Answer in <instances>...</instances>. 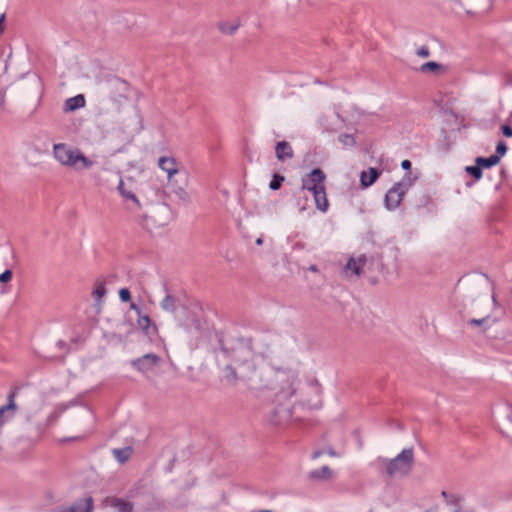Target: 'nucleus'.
<instances>
[{"mask_svg":"<svg viewBox=\"0 0 512 512\" xmlns=\"http://www.w3.org/2000/svg\"><path fill=\"white\" fill-rule=\"evenodd\" d=\"M280 347V337L274 333H259L253 338H238L230 347L221 345V356L229 360L223 367L224 379L231 385L253 380L256 374L255 355L271 358Z\"/></svg>","mask_w":512,"mask_h":512,"instance_id":"nucleus-1","label":"nucleus"},{"mask_svg":"<svg viewBox=\"0 0 512 512\" xmlns=\"http://www.w3.org/2000/svg\"><path fill=\"white\" fill-rule=\"evenodd\" d=\"M300 380L294 372H290L287 383L276 393L274 403L266 412L267 420L274 426H281L291 419L293 403L290 400L297 392Z\"/></svg>","mask_w":512,"mask_h":512,"instance_id":"nucleus-2","label":"nucleus"},{"mask_svg":"<svg viewBox=\"0 0 512 512\" xmlns=\"http://www.w3.org/2000/svg\"><path fill=\"white\" fill-rule=\"evenodd\" d=\"M414 460L413 447L403 449L392 459L379 458L385 466L386 475L390 478L396 475L407 476L413 469Z\"/></svg>","mask_w":512,"mask_h":512,"instance_id":"nucleus-3","label":"nucleus"},{"mask_svg":"<svg viewBox=\"0 0 512 512\" xmlns=\"http://www.w3.org/2000/svg\"><path fill=\"white\" fill-rule=\"evenodd\" d=\"M382 256L378 253L367 256L360 255L357 259L351 257L346 263L345 269L351 270L356 276H360L365 270L382 273L384 271Z\"/></svg>","mask_w":512,"mask_h":512,"instance_id":"nucleus-4","label":"nucleus"},{"mask_svg":"<svg viewBox=\"0 0 512 512\" xmlns=\"http://www.w3.org/2000/svg\"><path fill=\"white\" fill-rule=\"evenodd\" d=\"M413 179L406 173L401 181L395 183L386 193L384 202L388 210H395L403 200L408 189L412 186Z\"/></svg>","mask_w":512,"mask_h":512,"instance_id":"nucleus-5","label":"nucleus"},{"mask_svg":"<svg viewBox=\"0 0 512 512\" xmlns=\"http://www.w3.org/2000/svg\"><path fill=\"white\" fill-rule=\"evenodd\" d=\"M161 363V357L155 353H147L130 361L131 367L141 374L154 372L156 368L160 367Z\"/></svg>","mask_w":512,"mask_h":512,"instance_id":"nucleus-6","label":"nucleus"},{"mask_svg":"<svg viewBox=\"0 0 512 512\" xmlns=\"http://www.w3.org/2000/svg\"><path fill=\"white\" fill-rule=\"evenodd\" d=\"M158 166L160 169L167 173L168 186H173V178L175 175L182 177V182L187 183L188 173L183 169H179V163L174 157H160L158 160Z\"/></svg>","mask_w":512,"mask_h":512,"instance_id":"nucleus-7","label":"nucleus"},{"mask_svg":"<svg viewBox=\"0 0 512 512\" xmlns=\"http://www.w3.org/2000/svg\"><path fill=\"white\" fill-rule=\"evenodd\" d=\"M325 180L326 174L324 171L320 168H314L306 178H302V185L300 189L307 190L313 194L315 191L319 190V187L324 186Z\"/></svg>","mask_w":512,"mask_h":512,"instance_id":"nucleus-8","label":"nucleus"},{"mask_svg":"<svg viewBox=\"0 0 512 512\" xmlns=\"http://www.w3.org/2000/svg\"><path fill=\"white\" fill-rule=\"evenodd\" d=\"M76 149H71L65 143L54 144L53 155L55 159L64 166L72 167L74 165V157Z\"/></svg>","mask_w":512,"mask_h":512,"instance_id":"nucleus-9","label":"nucleus"},{"mask_svg":"<svg viewBox=\"0 0 512 512\" xmlns=\"http://www.w3.org/2000/svg\"><path fill=\"white\" fill-rule=\"evenodd\" d=\"M164 290L166 295L160 302V306L164 311L175 314L179 308L184 307V304L181 302L179 297L171 294L166 286H164Z\"/></svg>","mask_w":512,"mask_h":512,"instance_id":"nucleus-10","label":"nucleus"},{"mask_svg":"<svg viewBox=\"0 0 512 512\" xmlns=\"http://www.w3.org/2000/svg\"><path fill=\"white\" fill-rule=\"evenodd\" d=\"M136 322L138 327L146 336L153 337L158 334V327L154 322H152L149 315L143 313L140 314L137 316Z\"/></svg>","mask_w":512,"mask_h":512,"instance_id":"nucleus-11","label":"nucleus"},{"mask_svg":"<svg viewBox=\"0 0 512 512\" xmlns=\"http://www.w3.org/2000/svg\"><path fill=\"white\" fill-rule=\"evenodd\" d=\"M131 185V179H129V183L125 182L123 179H120L117 190L124 199L131 200L138 209H141V204L136 197Z\"/></svg>","mask_w":512,"mask_h":512,"instance_id":"nucleus-12","label":"nucleus"},{"mask_svg":"<svg viewBox=\"0 0 512 512\" xmlns=\"http://www.w3.org/2000/svg\"><path fill=\"white\" fill-rule=\"evenodd\" d=\"M275 155L278 161L284 162L294 157V151L291 144L285 140L279 141L275 146Z\"/></svg>","mask_w":512,"mask_h":512,"instance_id":"nucleus-13","label":"nucleus"},{"mask_svg":"<svg viewBox=\"0 0 512 512\" xmlns=\"http://www.w3.org/2000/svg\"><path fill=\"white\" fill-rule=\"evenodd\" d=\"M312 195L316 208L321 212H326L329 208V202L327 199L325 185L323 187H319V190L315 191Z\"/></svg>","mask_w":512,"mask_h":512,"instance_id":"nucleus-14","label":"nucleus"},{"mask_svg":"<svg viewBox=\"0 0 512 512\" xmlns=\"http://www.w3.org/2000/svg\"><path fill=\"white\" fill-rule=\"evenodd\" d=\"M93 164L94 161L86 157L80 149H76L74 165L72 166L75 170L80 171L84 169H89L93 166Z\"/></svg>","mask_w":512,"mask_h":512,"instance_id":"nucleus-15","label":"nucleus"},{"mask_svg":"<svg viewBox=\"0 0 512 512\" xmlns=\"http://www.w3.org/2000/svg\"><path fill=\"white\" fill-rule=\"evenodd\" d=\"M380 176L377 168L370 167L368 171H363L360 175V183L363 187H369L376 182Z\"/></svg>","mask_w":512,"mask_h":512,"instance_id":"nucleus-16","label":"nucleus"},{"mask_svg":"<svg viewBox=\"0 0 512 512\" xmlns=\"http://www.w3.org/2000/svg\"><path fill=\"white\" fill-rule=\"evenodd\" d=\"M86 104L85 97L82 94H78L76 96L70 97L65 101L64 111L72 112L77 109L84 107Z\"/></svg>","mask_w":512,"mask_h":512,"instance_id":"nucleus-17","label":"nucleus"},{"mask_svg":"<svg viewBox=\"0 0 512 512\" xmlns=\"http://www.w3.org/2000/svg\"><path fill=\"white\" fill-rule=\"evenodd\" d=\"M171 192L177 197V199L183 203L190 202V195L186 191L184 186L178 185V181L173 178V186H169Z\"/></svg>","mask_w":512,"mask_h":512,"instance_id":"nucleus-18","label":"nucleus"},{"mask_svg":"<svg viewBox=\"0 0 512 512\" xmlns=\"http://www.w3.org/2000/svg\"><path fill=\"white\" fill-rule=\"evenodd\" d=\"M419 70L422 73L432 72V73L438 75V74L445 73L447 71V67L442 64H439L437 62L429 61V62L422 64L420 66Z\"/></svg>","mask_w":512,"mask_h":512,"instance_id":"nucleus-19","label":"nucleus"},{"mask_svg":"<svg viewBox=\"0 0 512 512\" xmlns=\"http://www.w3.org/2000/svg\"><path fill=\"white\" fill-rule=\"evenodd\" d=\"M132 453L133 449L130 446L124 448H115L112 450L113 456L120 464H124L125 462H127L131 457Z\"/></svg>","mask_w":512,"mask_h":512,"instance_id":"nucleus-20","label":"nucleus"},{"mask_svg":"<svg viewBox=\"0 0 512 512\" xmlns=\"http://www.w3.org/2000/svg\"><path fill=\"white\" fill-rule=\"evenodd\" d=\"M499 156H495L494 154L489 157L479 156L475 159L476 164H480L482 170L489 169L497 164H499Z\"/></svg>","mask_w":512,"mask_h":512,"instance_id":"nucleus-21","label":"nucleus"},{"mask_svg":"<svg viewBox=\"0 0 512 512\" xmlns=\"http://www.w3.org/2000/svg\"><path fill=\"white\" fill-rule=\"evenodd\" d=\"M111 506L118 512H133V504L121 498H112Z\"/></svg>","mask_w":512,"mask_h":512,"instance_id":"nucleus-22","label":"nucleus"},{"mask_svg":"<svg viewBox=\"0 0 512 512\" xmlns=\"http://www.w3.org/2000/svg\"><path fill=\"white\" fill-rule=\"evenodd\" d=\"M18 392H19L18 386L12 387L7 396L8 402L6 405H4L5 409L8 411H12L13 414L15 413V411L17 409V405L15 403V398H16Z\"/></svg>","mask_w":512,"mask_h":512,"instance_id":"nucleus-23","label":"nucleus"},{"mask_svg":"<svg viewBox=\"0 0 512 512\" xmlns=\"http://www.w3.org/2000/svg\"><path fill=\"white\" fill-rule=\"evenodd\" d=\"M332 474L331 469L328 466H323L320 469L313 470L309 473L311 479L324 480L328 479Z\"/></svg>","mask_w":512,"mask_h":512,"instance_id":"nucleus-24","label":"nucleus"},{"mask_svg":"<svg viewBox=\"0 0 512 512\" xmlns=\"http://www.w3.org/2000/svg\"><path fill=\"white\" fill-rule=\"evenodd\" d=\"M505 416L507 423L505 429H501V432L505 434L507 437L512 438V406H505Z\"/></svg>","mask_w":512,"mask_h":512,"instance_id":"nucleus-25","label":"nucleus"},{"mask_svg":"<svg viewBox=\"0 0 512 512\" xmlns=\"http://www.w3.org/2000/svg\"><path fill=\"white\" fill-rule=\"evenodd\" d=\"M106 294L105 282L102 280H97L95 282V287L92 292V296L95 298L97 303H100L101 298Z\"/></svg>","mask_w":512,"mask_h":512,"instance_id":"nucleus-26","label":"nucleus"},{"mask_svg":"<svg viewBox=\"0 0 512 512\" xmlns=\"http://www.w3.org/2000/svg\"><path fill=\"white\" fill-rule=\"evenodd\" d=\"M465 172L469 174L475 181H478L483 176V170L480 166V164H476L473 166H466Z\"/></svg>","mask_w":512,"mask_h":512,"instance_id":"nucleus-27","label":"nucleus"},{"mask_svg":"<svg viewBox=\"0 0 512 512\" xmlns=\"http://www.w3.org/2000/svg\"><path fill=\"white\" fill-rule=\"evenodd\" d=\"M284 180L285 177L283 175L274 173L269 183V188L273 191L279 190Z\"/></svg>","mask_w":512,"mask_h":512,"instance_id":"nucleus-28","label":"nucleus"},{"mask_svg":"<svg viewBox=\"0 0 512 512\" xmlns=\"http://www.w3.org/2000/svg\"><path fill=\"white\" fill-rule=\"evenodd\" d=\"M490 320V316H485L480 319L472 318L467 321V325L469 326H480L483 327V331H486L489 326H485Z\"/></svg>","mask_w":512,"mask_h":512,"instance_id":"nucleus-29","label":"nucleus"},{"mask_svg":"<svg viewBox=\"0 0 512 512\" xmlns=\"http://www.w3.org/2000/svg\"><path fill=\"white\" fill-rule=\"evenodd\" d=\"M447 505H450L453 507V512H460L461 506L459 502L461 501V497L455 494H451V496L445 500Z\"/></svg>","mask_w":512,"mask_h":512,"instance_id":"nucleus-30","label":"nucleus"},{"mask_svg":"<svg viewBox=\"0 0 512 512\" xmlns=\"http://www.w3.org/2000/svg\"><path fill=\"white\" fill-rule=\"evenodd\" d=\"M238 28H239V24L238 23H236V24L222 23L219 26L220 31L222 33H224V34H227V35L234 34L237 31Z\"/></svg>","mask_w":512,"mask_h":512,"instance_id":"nucleus-31","label":"nucleus"},{"mask_svg":"<svg viewBox=\"0 0 512 512\" xmlns=\"http://www.w3.org/2000/svg\"><path fill=\"white\" fill-rule=\"evenodd\" d=\"M92 509H93V499H89L85 509L82 511H78L77 506H71L69 508L60 509L58 512H92Z\"/></svg>","mask_w":512,"mask_h":512,"instance_id":"nucleus-32","label":"nucleus"},{"mask_svg":"<svg viewBox=\"0 0 512 512\" xmlns=\"http://www.w3.org/2000/svg\"><path fill=\"white\" fill-rule=\"evenodd\" d=\"M338 140L344 146H354L356 144L355 137L352 134H341L339 135Z\"/></svg>","mask_w":512,"mask_h":512,"instance_id":"nucleus-33","label":"nucleus"},{"mask_svg":"<svg viewBox=\"0 0 512 512\" xmlns=\"http://www.w3.org/2000/svg\"><path fill=\"white\" fill-rule=\"evenodd\" d=\"M67 409H69V405H67V403L57 404L50 417L56 419L60 417Z\"/></svg>","mask_w":512,"mask_h":512,"instance_id":"nucleus-34","label":"nucleus"},{"mask_svg":"<svg viewBox=\"0 0 512 512\" xmlns=\"http://www.w3.org/2000/svg\"><path fill=\"white\" fill-rule=\"evenodd\" d=\"M508 147L504 141H499L496 145L495 156H499V160L507 153Z\"/></svg>","mask_w":512,"mask_h":512,"instance_id":"nucleus-35","label":"nucleus"},{"mask_svg":"<svg viewBox=\"0 0 512 512\" xmlns=\"http://www.w3.org/2000/svg\"><path fill=\"white\" fill-rule=\"evenodd\" d=\"M119 298L122 302H130L131 301V292L128 288H121L119 290Z\"/></svg>","mask_w":512,"mask_h":512,"instance_id":"nucleus-36","label":"nucleus"},{"mask_svg":"<svg viewBox=\"0 0 512 512\" xmlns=\"http://www.w3.org/2000/svg\"><path fill=\"white\" fill-rule=\"evenodd\" d=\"M13 272L10 269H6L4 272L0 274V283H8L12 280Z\"/></svg>","mask_w":512,"mask_h":512,"instance_id":"nucleus-37","label":"nucleus"},{"mask_svg":"<svg viewBox=\"0 0 512 512\" xmlns=\"http://www.w3.org/2000/svg\"><path fill=\"white\" fill-rule=\"evenodd\" d=\"M190 321H191V323H187V326L193 327L197 331L201 330L202 324H201L200 319L196 315L192 316Z\"/></svg>","mask_w":512,"mask_h":512,"instance_id":"nucleus-38","label":"nucleus"},{"mask_svg":"<svg viewBox=\"0 0 512 512\" xmlns=\"http://www.w3.org/2000/svg\"><path fill=\"white\" fill-rule=\"evenodd\" d=\"M416 55L421 57V58L429 57L430 56V50H429L428 46H426V45L421 46L416 51Z\"/></svg>","mask_w":512,"mask_h":512,"instance_id":"nucleus-39","label":"nucleus"},{"mask_svg":"<svg viewBox=\"0 0 512 512\" xmlns=\"http://www.w3.org/2000/svg\"><path fill=\"white\" fill-rule=\"evenodd\" d=\"M89 499H92V497H87V498L81 499V500L75 502L72 506H77L78 511H82L85 509Z\"/></svg>","mask_w":512,"mask_h":512,"instance_id":"nucleus-40","label":"nucleus"},{"mask_svg":"<svg viewBox=\"0 0 512 512\" xmlns=\"http://www.w3.org/2000/svg\"><path fill=\"white\" fill-rule=\"evenodd\" d=\"M501 130L505 137H512V128L508 124L502 125Z\"/></svg>","mask_w":512,"mask_h":512,"instance_id":"nucleus-41","label":"nucleus"},{"mask_svg":"<svg viewBox=\"0 0 512 512\" xmlns=\"http://www.w3.org/2000/svg\"><path fill=\"white\" fill-rule=\"evenodd\" d=\"M129 308H130V310L135 311V313L137 314V316H139L140 314H142V310H141V308H140L136 303H134V302H130Z\"/></svg>","mask_w":512,"mask_h":512,"instance_id":"nucleus-42","label":"nucleus"},{"mask_svg":"<svg viewBox=\"0 0 512 512\" xmlns=\"http://www.w3.org/2000/svg\"><path fill=\"white\" fill-rule=\"evenodd\" d=\"M411 166H412V163H411V161H410V160H408V159H405V160H403V161L401 162V167H402V169H403V170H405V171H410Z\"/></svg>","mask_w":512,"mask_h":512,"instance_id":"nucleus-43","label":"nucleus"},{"mask_svg":"<svg viewBox=\"0 0 512 512\" xmlns=\"http://www.w3.org/2000/svg\"><path fill=\"white\" fill-rule=\"evenodd\" d=\"M147 220H148V216H147V215H143V216H142V218H141L140 224H141L144 228H146V229L150 230L151 228L149 227V225H148V223H147Z\"/></svg>","mask_w":512,"mask_h":512,"instance_id":"nucleus-44","label":"nucleus"},{"mask_svg":"<svg viewBox=\"0 0 512 512\" xmlns=\"http://www.w3.org/2000/svg\"><path fill=\"white\" fill-rule=\"evenodd\" d=\"M5 412H8V410L5 409L4 406H1L0 407V427L3 425L4 423V420H3V415Z\"/></svg>","mask_w":512,"mask_h":512,"instance_id":"nucleus-45","label":"nucleus"},{"mask_svg":"<svg viewBox=\"0 0 512 512\" xmlns=\"http://www.w3.org/2000/svg\"><path fill=\"white\" fill-rule=\"evenodd\" d=\"M4 20H5V14H0V35L4 31V25H3Z\"/></svg>","mask_w":512,"mask_h":512,"instance_id":"nucleus-46","label":"nucleus"},{"mask_svg":"<svg viewBox=\"0 0 512 512\" xmlns=\"http://www.w3.org/2000/svg\"><path fill=\"white\" fill-rule=\"evenodd\" d=\"M79 403L80 402H79L78 398H74V399L68 401L67 405H69V408H70V407L79 405Z\"/></svg>","mask_w":512,"mask_h":512,"instance_id":"nucleus-47","label":"nucleus"},{"mask_svg":"<svg viewBox=\"0 0 512 512\" xmlns=\"http://www.w3.org/2000/svg\"><path fill=\"white\" fill-rule=\"evenodd\" d=\"M323 450H316L312 453V459H317L318 457H320L322 454H323Z\"/></svg>","mask_w":512,"mask_h":512,"instance_id":"nucleus-48","label":"nucleus"},{"mask_svg":"<svg viewBox=\"0 0 512 512\" xmlns=\"http://www.w3.org/2000/svg\"><path fill=\"white\" fill-rule=\"evenodd\" d=\"M0 109L5 110V95H0Z\"/></svg>","mask_w":512,"mask_h":512,"instance_id":"nucleus-49","label":"nucleus"},{"mask_svg":"<svg viewBox=\"0 0 512 512\" xmlns=\"http://www.w3.org/2000/svg\"><path fill=\"white\" fill-rule=\"evenodd\" d=\"M327 453H328L330 456H332V457H334V456H336V455H337L336 451H335L333 448H329V449L327 450Z\"/></svg>","mask_w":512,"mask_h":512,"instance_id":"nucleus-50","label":"nucleus"},{"mask_svg":"<svg viewBox=\"0 0 512 512\" xmlns=\"http://www.w3.org/2000/svg\"><path fill=\"white\" fill-rule=\"evenodd\" d=\"M441 496L446 500L451 496V493H448L447 491H442Z\"/></svg>","mask_w":512,"mask_h":512,"instance_id":"nucleus-51","label":"nucleus"},{"mask_svg":"<svg viewBox=\"0 0 512 512\" xmlns=\"http://www.w3.org/2000/svg\"><path fill=\"white\" fill-rule=\"evenodd\" d=\"M262 243H263V239L262 238H257L256 244L257 245H262Z\"/></svg>","mask_w":512,"mask_h":512,"instance_id":"nucleus-52","label":"nucleus"},{"mask_svg":"<svg viewBox=\"0 0 512 512\" xmlns=\"http://www.w3.org/2000/svg\"><path fill=\"white\" fill-rule=\"evenodd\" d=\"M309 270H311V271H317V266H316V265H311V266L309 267Z\"/></svg>","mask_w":512,"mask_h":512,"instance_id":"nucleus-53","label":"nucleus"},{"mask_svg":"<svg viewBox=\"0 0 512 512\" xmlns=\"http://www.w3.org/2000/svg\"><path fill=\"white\" fill-rule=\"evenodd\" d=\"M500 173H501V176H503V177H504V176H505V174H506L505 169H501V172H500Z\"/></svg>","mask_w":512,"mask_h":512,"instance_id":"nucleus-54","label":"nucleus"},{"mask_svg":"<svg viewBox=\"0 0 512 512\" xmlns=\"http://www.w3.org/2000/svg\"><path fill=\"white\" fill-rule=\"evenodd\" d=\"M472 185H473V182H472V181H471V182H467V183H466V186H467V187H471Z\"/></svg>","mask_w":512,"mask_h":512,"instance_id":"nucleus-55","label":"nucleus"},{"mask_svg":"<svg viewBox=\"0 0 512 512\" xmlns=\"http://www.w3.org/2000/svg\"><path fill=\"white\" fill-rule=\"evenodd\" d=\"M58 345H59V346H64V345H65V342H64V341H59V342H58Z\"/></svg>","mask_w":512,"mask_h":512,"instance_id":"nucleus-56","label":"nucleus"},{"mask_svg":"<svg viewBox=\"0 0 512 512\" xmlns=\"http://www.w3.org/2000/svg\"><path fill=\"white\" fill-rule=\"evenodd\" d=\"M217 361H218V364L220 365L222 360H221V358L219 356L217 358Z\"/></svg>","mask_w":512,"mask_h":512,"instance_id":"nucleus-57","label":"nucleus"},{"mask_svg":"<svg viewBox=\"0 0 512 512\" xmlns=\"http://www.w3.org/2000/svg\"><path fill=\"white\" fill-rule=\"evenodd\" d=\"M260 512H271L270 510H262Z\"/></svg>","mask_w":512,"mask_h":512,"instance_id":"nucleus-58","label":"nucleus"}]
</instances>
